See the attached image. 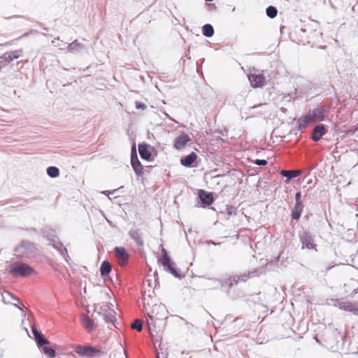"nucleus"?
<instances>
[{
    "instance_id": "obj_1",
    "label": "nucleus",
    "mask_w": 358,
    "mask_h": 358,
    "mask_svg": "<svg viewBox=\"0 0 358 358\" xmlns=\"http://www.w3.org/2000/svg\"><path fill=\"white\" fill-rule=\"evenodd\" d=\"M17 259L27 261L34 257L39 252V245L29 240L23 239L14 248Z\"/></svg>"
},
{
    "instance_id": "obj_2",
    "label": "nucleus",
    "mask_w": 358,
    "mask_h": 358,
    "mask_svg": "<svg viewBox=\"0 0 358 358\" xmlns=\"http://www.w3.org/2000/svg\"><path fill=\"white\" fill-rule=\"evenodd\" d=\"M159 261L161 265L163 266L164 270L170 273L175 278L182 279L185 277V275L182 274L180 270L176 266L175 263L169 257L168 252L164 248H162V257Z\"/></svg>"
},
{
    "instance_id": "obj_3",
    "label": "nucleus",
    "mask_w": 358,
    "mask_h": 358,
    "mask_svg": "<svg viewBox=\"0 0 358 358\" xmlns=\"http://www.w3.org/2000/svg\"><path fill=\"white\" fill-rule=\"evenodd\" d=\"M8 272L15 278L27 277L36 273L31 266L22 262L13 263Z\"/></svg>"
},
{
    "instance_id": "obj_4",
    "label": "nucleus",
    "mask_w": 358,
    "mask_h": 358,
    "mask_svg": "<svg viewBox=\"0 0 358 358\" xmlns=\"http://www.w3.org/2000/svg\"><path fill=\"white\" fill-rule=\"evenodd\" d=\"M75 352L84 358L100 357L103 355L100 348L89 345H78L75 348Z\"/></svg>"
},
{
    "instance_id": "obj_5",
    "label": "nucleus",
    "mask_w": 358,
    "mask_h": 358,
    "mask_svg": "<svg viewBox=\"0 0 358 358\" xmlns=\"http://www.w3.org/2000/svg\"><path fill=\"white\" fill-rule=\"evenodd\" d=\"M299 240L301 243V249H315L317 245L315 243L313 235L308 230L303 231L299 234Z\"/></svg>"
},
{
    "instance_id": "obj_6",
    "label": "nucleus",
    "mask_w": 358,
    "mask_h": 358,
    "mask_svg": "<svg viewBox=\"0 0 358 358\" xmlns=\"http://www.w3.org/2000/svg\"><path fill=\"white\" fill-rule=\"evenodd\" d=\"M248 79L251 86L254 88L262 87L266 84V78L263 72L259 70H253L248 74Z\"/></svg>"
},
{
    "instance_id": "obj_7",
    "label": "nucleus",
    "mask_w": 358,
    "mask_h": 358,
    "mask_svg": "<svg viewBox=\"0 0 358 358\" xmlns=\"http://www.w3.org/2000/svg\"><path fill=\"white\" fill-rule=\"evenodd\" d=\"M334 306L338 307L339 309L350 312L355 315H358V302L357 301H343L340 299L334 300Z\"/></svg>"
},
{
    "instance_id": "obj_8",
    "label": "nucleus",
    "mask_w": 358,
    "mask_h": 358,
    "mask_svg": "<svg viewBox=\"0 0 358 358\" xmlns=\"http://www.w3.org/2000/svg\"><path fill=\"white\" fill-rule=\"evenodd\" d=\"M198 199L203 208L209 206L214 202L213 192H209L204 189H199Z\"/></svg>"
},
{
    "instance_id": "obj_9",
    "label": "nucleus",
    "mask_w": 358,
    "mask_h": 358,
    "mask_svg": "<svg viewBox=\"0 0 358 358\" xmlns=\"http://www.w3.org/2000/svg\"><path fill=\"white\" fill-rule=\"evenodd\" d=\"M114 253L117 258L118 262L121 266H126L129 259V255L124 247L116 246L114 250Z\"/></svg>"
},
{
    "instance_id": "obj_10",
    "label": "nucleus",
    "mask_w": 358,
    "mask_h": 358,
    "mask_svg": "<svg viewBox=\"0 0 358 358\" xmlns=\"http://www.w3.org/2000/svg\"><path fill=\"white\" fill-rule=\"evenodd\" d=\"M131 166L134 169V171L138 176H142L144 171H147V169L151 167V165H143L139 161V158H130Z\"/></svg>"
},
{
    "instance_id": "obj_11",
    "label": "nucleus",
    "mask_w": 358,
    "mask_h": 358,
    "mask_svg": "<svg viewBox=\"0 0 358 358\" xmlns=\"http://www.w3.org/2000/svg\"><path fill=\"white\" fill-rule=\"evenodd\" d=\"M190 141L191 138L189 135L182 133L175 138L174 148L178 150H183Z\"/></svg>"
},
{
    "instance_id": "obj_12",
    "label": "nucleus",
    "mask_w": 358,
    "mask_h": 358,
    "mask_svg": "<svg viewBox=\"0 0 358 358\" xmlns=\"http://www.w3.org/2000/svg\"><path fill=\"white\" fill-rule=\"evenodd\" d=\"M31 331L36 345H43L44 344H50V341L44 336V335L36 328V327L31 326Z\"/></svg>"
},
{
    "instance_id": "obj_13",
    "label": "nucleus",
    "mask_w": 358,
    "mask_h": 358,
    "mask_svg": "<svg viewBox=\"0 0 358 358\" xmlns=\"http://www.w3.org/2000/svg\"><path fill=\"white\" fill-rule=\"evenodd\" d=\"M51 245L57 250L60 255L62 256L65 261L68 263L70 257L68 255L66 248L63 245V243L59 241V239L55 243H52Z\"/></svg>"
},
{
    "instance_id": "obj_14",
    "label": "nucleus",
    "mask_w": 358,
    "mask_h": 358,
    "mask_svg": "<svg viewBox=\"0 0 358 358\" xmlns=\"http://www.w3.org/2000/svg\"><path fill=\"white\" fill-rule=\"evenodd\" d=\"M129 235L131 239H133L135 243L140 245L143 246L144 245V241L143 239V233L141 229H132L129 231Z\"/></svg>"
},
{
    "instance_id": "obj_15",
    "label": "nucleus",
    "mask_w": 358,
    "mask_h": 358,
    "mask_svg": "<svg viewBox=\"0 0 358 358\" xmlns=\"http://www.w3.org/2000/svg\"><path fill=\"white\" fill-rule=\"evenodd\" d=\"M280 174L286 178L285 182L289 183L292 179L298 177L301 174V171L298 170H285L282 169Z\"/></svg>"
},
{
    "instance_id": "obj_16",
    "label": "nucleus",
    "mask_w": 358,
    "mask_h": 358,
    "mask_svg": "<svg viewBox=\"0 0 358 358\" xmlns=\"http://www.w3.org/2000/svg\"><path fill=\"white\" fill-rule=\"evenodd\" d=\"M327 133V129L323 124L317 125L312 133V138L314 141H320L322 137Z\"/></svg>"
},
{
    "instance_id": "obj_17",
    "label": "nucleus",
    "mask_w": 358,
    "mask_h": 358,
    "mask_svg": "<svg viewBox=\"0 0 358 358\" xmlns=\"http://www.w3.org/2000/svg\"><path fill=\"white\" fill-rule=\"evenodd\" d=\"M42 234L43 236L50 241V245H52L59 240L58 236L55 235V231L50 228H44L42 230Z\"/></svg>"
},
{
    "instance_id": "obj_18",
    "label": "nucleus",
    "mask_w": 358,
    "mask_h": 358,
    "mask_svg": "<svg viewBox=\"0 0 358 358\" xmlns=\"http://www.w3.org/2000/svg\"><path fill=\"white\" fill-rule=\"evenodd\" d=\"M152 148L145 143L138 145V152L141 157H152Z\"/></svg>"
},
{
    "instance_id": "obj_19",
    "label": "nucleus",
    "mask_w": 358,
    "mask_h": 358,
    "mask_svg": "<svg viewBox=\"0 0 358 358\" xmlns=\"http://www.w3.org/2000/svg\"><path fill=\"white\" fill-rule=\"evenodd\" d=\"M303 209V203H295L292 210L291 217L292 220H299Z\"/></svg>"
},
{
    "instance_id": "obj_20",
    "label": "nucleus",
    "mask_w": 358,
    "mask_h": 358,
    "mask_svg": "<svg viewBox=\"0 0 358 358\" xmlns=\"http://www.w3.org/2000/svg\"><path fill=\"white\" fill-rule=\"evenodd\" d=\"M48 344L43 345H37L40 351L44 353L48 358H55L56 357L55 350L51 347L48 346Z\"/></svg>"
},
{
    "instance_id": "obj_21",
    "label": "nucleus",
    "mask_w": 358,
    "mask_h": 358,
    "mask_svg": "<svg viewBox=\"0 0 358 358\" xmlns=\"http://www.w3.org/2000/svg\"><path fill=\"white\" fill-rule=\"evenodd\" d=\"M82 324L85 329L87 331H92L94 328V320L90 318L89 316L86 315H83L81 317Z\"/></svg>"
},
{
    "instance_id": "obj_22",
    "label": "nucleus",
    "mask_w": 358,
    "mask_h": 358,
    "mask_svg": "<svg viewBox=\"0 0 358 358\" xmlns=\"http://www.w3.org/2000/svg\"><path fill=\"white\" fill-rule=\"evenodd\" d=\"M112 270V266L108 260H104L100 266V275L102 277L106 276L110 273Z\"/></svg>"
},
{
    "instance_id": "obj_23",
    "label": "nucleus",
    "mask_w": 358,
    "mask_h": 358,
    "mask_svg": "<svg viewBox=\"0 0 358 358\" xmlns=\"http://www.w3.org/2000/svg\"><path fill=\"white\" fill-rule=\"evenodd\" d=\"M309 115L313 122L317 121H322L324 120V113L321 109H315L309 112Z\"/></svg>"
},
{
    "instance_id": "obj_24",
    "label": "nucleus",
    "mask_w": 358,
    "mask_h": 358,
    "mask_svg": "<svg viewBox=\"0 0 358 358\" xmlns=\"http://www.w3.org/2000/svg\"><path fill=\"white\" fill-rule=\"evenodd\" d=\"M198 158H180V163L185 167H196L198 166Z\"/></svg>"
},
{
    "instance_id": "obj_25",
    "label": "nucleus",
    "mask_w": 358,
    "mask_h": 358,
    "mask_svg": "<svg viewBox=\"0 0 358 358\" xmlns=\"http://www.w3.org/2000/svg\"><path fill=\"white\" fill-rule=\"evenodd\" d=\"M313 122L309 113L301 117L298 120L299 127L300 129L306 128L310 123Z\"/></svg>"
},
{
    "instance_id": "obj_26",
    "label": "nucleus",
    "mask_w": 358,
    "mask_h": 358,
    "mask_svg": "<svg viewBox=\"0 0 358 358\" xmlns=\"http://www.w3.org/2000/svg\"><path fill=\"white\" fill-rule=\"evenodd\" d=\"M250 278V274L248 272L242 275H233V282L237 285L239 282H246Z\"/></svg>"
},
{
    "instance_id": "obj_27",
    "label": "nucleus",
    "mask_w": 358,
    "mask_h": 358,
    "mask_svg": "<svg viewBox=\"0 0 358 358\" xmlns=\"http://www.w3.org/2000/svg\"><path fill=\"white\" fill-rule=\"evenodd\" d=\"M47 174L49 177L55 178L59 176V169L55 166H48L46 169Z\"/></svg>"
},
{
    "instance_id": "obj_28",
    "label": "nucleus",
    "mask_w": 358,
    "mask_h": 358,
    "mask_svg": "<svg viewBox=\"0 0 358 358\" xmlns=\"http://www.w3.org/2000/svg\"><path fill=\"white\" fill-rule=\"evenodd\" d=\"M202 31L203 34L206 37H211L214 34L213 27L209 24L203 25Z\"/></svg>"
},
{
    "instance_id": "obj_29",
    "label": "nucleus",
    "mask_w": 358,
    "mask_h": 358,
    "mask_svg": "<svg viewBox=\"0 0 358 358\" xmlns=\"http://www.w3.org/2000/svg\"><path fill=\"white\" fill-rule=\"evenodd\" d=\"M266 15L271 18H274L275 17H276L278 14V10L276 8L272 6H268L266 8Z\"/></svg>"
},
{
    "instance_id": "obj_30",
    "label": "nucleus",
    "mask_w": 358,
    "mask_h": 358,
    "mask_svg": "<svg viewBox=\"0 0 358 358\" xmlns=\"http://www.w3.org/2000/svg\"><path fill=\"white\" fill-rule=\"evenodd\" d=\"M83 48V45L78 42L77 41H74L69 45V50L71 51H77Z\"/></svg>"
},
{
    "instance_id": "obj_31",
    "label": "nucleus",
    "mask_w": 358,
    "mask_h": 358,
    "mask_svg": "<svg viewBox=\"0 0 358 358\" xmlns=\"http://www.w3.org/2000/svg\"><path fill=\"white\" fill-rule=\"evenodd\" d=\"M226 212L229 216L236 215L237 213V208L233 206L226 205Z\"/></svg>"
},
{
    "instance_id": "obj_32",
    "label": "nucleus",
    "mask_w": 358,
    "mask_h": 358,
    "mask_svg": "<svg viewBox=\"0 0 358 358\" xmlns=\"http://www.w3.org/2000/svg\"><path fill=\"white\" fill-rule=\"evenodd\" d=\"M131 328L134 329H136L138 331H141L142 330V323L140 320L134 321L131 324Z\"/></svg>"
},
{
    "instance_id": "obj_33",
    "label": "nucleus",
    "mask_w": 358,
    "mask_h": 358,
    "mask_svg": "<svg viewBox=\"0 0 358 358\" xmlns=\"http://www.w3.org/2000/svg\"><path fill=\"white\" fill-rule=\"evenodd\" d=\"M248 273L250 274V278H251L252 277L259 276L262 273V271L260 268H256L252 271H249Z\"/></svg>"
},
{
    "instance_id": "obj_34",
    "label": "nucleus",
    "mask_w": 358,
    "mask_h": 358,
    "mask_svg": "<svg viewBox=\"0 0 358 358\" xmlns=\"http://www.w3.org/2000/svg\"><path fill=\"white\" fill-rule=\"evenodd\" d=\"M254 163L257 166H265L268 164L267 160L264 159H256V160L254 162Z\"/></svg>"
},
{
    "instance_id": "obj_35",
    "label": "nucleus",
    "mask_w": 358,
    "mask_h": 358,
    "mask_svg": "<svg viewBox=\"0 0 358 358\" xmlns=\"http://www.w3.org/2000/svg\"><path fill=\"white\" fill-rule=\"evenodd\" d=\"M301 192L298 191L295 194V203H303L301 201Z\"/></svg>"
},
{
    "instance_id": "obj_36",
    "label": "nucleus",
    "mask_w": 358,
    "mask_h": 358,
    "mask_svg": "<svg viewBox=\"0 0 358 358\" xmlns=\"http://www.w3.org/2000/svg\"><path fill=\"white\" fill-rule=\"evenodd\" d=\"M136 108H138V109H145V105L144 103H143L136 101Z\"/></svg>"
},
{
    "instance_id": "obj_37",
    "label": "nucleus",
    "mask_w": 358,
    "mask_h": 358,
    "mask_svg": "<svg viewBox=\"0 0 358 358\" xmlns=\"http://www.w3.org/2000/svg\"><path fill=\"white\" fill-rule=\"evenodd\" d=\"M131 157H137V154H136V145L135 144L133 145L132 146V148H131Z\"/></svg>"
},
{
    "instance_id": "obj_38",
    "label": "nucleus",
    "mask_w": 358,
    "mask_h": 358,
    "mask_svg": "<svg viewBox=\"0 0 358 358\" xmlns=\"http://www.w3.org/2000/svg\"><path fill=\"white\" fill-rule=\"evenodd\" d=\"M117 189H113L112 191H110V190H106V191H104L103 192V194L106 195V196H109V194H113L114 192H115Z\"/></svg>"
},
{
    "instance_id": "obj_39",
    "label": "nucleus",
    "mask_w": 358,
    "mask_h": 358,
    "mask_svg": "<svg viewBox=\"0 0 358 358\" xmlns=\"http://www.w3.org/2000/svg\"><path fill=\"white\" fill-rule=\"evenodd\" d=\"M12 304H13L16 308H17L19 310H20L22 311V315H25L26 313L24 311L23 308L22 306H20L19 305L17 304H15V303H13V302H10Z\"/></svg>"
},
{
    "instance_id": "obj_40",
    "label": "nucleus",
    "mask_w": 358,
    "mask_h": 358,
    "mask_svg": "<svg viewBox=\"0 0 358 358\" xmlns=\"http://www.w3.org/2000/svg\"><path fill=\"white\" fill-rule=\"evenodd\" d=\"M6 294L8 296H9L12 299L13 301L19 302L20 299L17 297L13 296L9 292L6 293Z\"/></svg>"
},
{
    "instance_id": "obj_41",
    "label": "nucleus",
    "mask_w": 358,
    "mask_h": 358,
    "mask_svg": "<svg viewBox=\"0 0 358 358\" xmlns=\"http://www.w3.org/2000/svg\"><path fill=\"white\" fill-rule=\"evenodd\" d=\"M145 318H146V320H147V322L148 323H149L150 320H153L152 315H150L149 313H148L147 315H145Z\"/></svg>"
},
{
    "instance_id": "obj_42",
    "label": "nucleus",
    "mask_w": 358,
    "mask_h": 358,
    "mask_svg": "<svg viewBox=\"0 0 358 358\" xmlns=\"http://www.w3.org/2000/svg\"><path fill=\"white\" fill-rule=\"evenodd\" d=\"M104 317H105V320L106 322H108V321L112 322V318L113 317V316H111V315L108 316V315H105Z\"/></svg>"
},
{
    "instance_id": "obj_43",
    "label": "nucleus",
    "mask_w": 358,
    "mask_h": 358,
    "mask_svg": "<svg viewBox=\"0 0 358 358\" xmlns=\"http://www.w3.org/2000/svg\"><path fill=\"white\" fill-rule=\"evenodd\" d=\"M358 292V289H355L350 294L351 297H353Z\"/></svg>"
},
{
    "instance_id": "obj_44",
    "label": "nucleus",
    "mask_w": 358,
    "mask_h": 358,
    "mask_svg": "<svg viewBox=\"0 0 358 358\" xmlns=\"http://www.w3.org/2000/svg\"><path fill=\"white\" fill-rule=\"evenodd\" d=\"M142 159H145V160H147L148 162H152L154 159V158H148V157L142 158Z\"/></svg>"
},
{
    "instance_id": "obj_45",
    "label": "nucleus",
    "mask_w": 358,
    "mask_h": 358,
    "mask_svg": "<svg viewBox=\"0 0 358 358\" xmlns=\"http://www.w3.org/2000/svg\"><path fill=\"white\" fill-rule=\"evenodd\" d=\"M187 157H197V156H196V155L194 152H192L191 154H189Z\"/></svg>"
},
{
    "instance_id": "obj_46",
    "label": "nucleus",
    "mask_w": 358,
    "mask_h": 358,
    "mask_svg": "<svg viewBox=\"0 0 358 358\" xmlns=\"http://www.w3.org/2000/svg\"><path fill=\"white\" fill-rule=\"evenodd\" d=\"M143 303L144 306H145L147 303H146V302H145V297H144V299H143Z\"/></svg>"
},
{
    "instance_id": "obj_47",
    "label": "nucleus",
    "mask_w": 358,
    "mask_h": 358,
    "mask_svg": "<svg viewBox=\"0 0 358 358\" xmlns=\"http://www.w3.org/2000/svg\"><path fill=\"white\" fill-rule=\"evenodd\" d=\"M210 243H211L212 244H213V245H217V243H215V242H213V241H210ZM220 243H217V245H220Z\"/></svg>"
},
{
    "instance_id": "obj_48",
    "label": "nucleus",
    "mask_w": 358,
    "mask_h": 358,
    "mask_svg": "<svg viewBox=\"0 0 358 358\" xmlns=\"http://www.w3.org/2000/svg\"><path fill=\"white\" fill-rule=\"evenodd\" d=\"M216 282H217L218 285H221V281L217 280Z\"/></svg>"
},
{
    "instance_id": "obj_49",
    "label": "nucleus",
    "mask_w": 358,
    "mask_h": 358,
    "mask_svg": "<svg viewBox=\"0 0 358 358\" xmlns=\"http://www.w3.org/2000/svg\"><path fill=\"white\" fill-rule=\"evenodd\" d=\"M3 302L4 303H10L9 301H8V302L6 301V298L4 296H3Z\"/></svg>"
},
{
    "instance_id": "obj_50",
    "label": "nucleus",
    "mask_w": 358,
    "mask_h": 358,
    "mask_svg": "<svg viewBox=\"0 0 358 358\" xmlns=\"http://www.w3.org/2000/svg\"><path fill=\"white\" fill-rule=\"evenodd\" d=\"M155 283L158 282V278L157 279L155 278Z\"/></svg>"
},
{
    "instance_id": "obj_51",
    "label": "nucleus",
    "mask_w": 358,
    "mask_h": 358,
    "mask_svg": "<svg viewBox=\"0 0 358 358\" xmlns=\"http://www.w3.org/2000/svg\"><path fill=\"white\" fill-rule=\"evenodd\" d=\"M157 358H159V357H157Z\"/></svg>"
}]
</instances>
